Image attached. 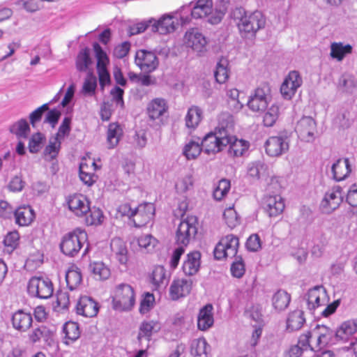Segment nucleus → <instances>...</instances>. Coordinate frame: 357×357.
<instances>
[{
	"instance_id": "obj_1",
	"label": "nucleus",
	"mask_w": 357,
	"mask_h": 357,
	"mask_svg": "<svg viewBox=\"0 0 357 357\" xmlns=\"http://www.w3.org/2000/svg\"><path fill=\"white\" fill-rule=\"evenodd\" d=\"M68 208L77 217H84L87 225H98L103 220L102 211L96 207H90L88 198L82 194H73L66 199Z\"/></svg>"
},
{
	"instance_id": "obj_2",
	"label": "nucleus",
	"mask_w": 357,
	"mask_h": 357,
	"mask_svg": "<svg viewBox=\"0 0 357 357\" xmlns=\"http://www.w3.org/2000/svg\"><path fill=\"white\" fill-rule=\"evenodd\" d=\"M281 185L278 177H271L268 183L267 190L273 195H266L263 198V207L270 217H276L280 215L284 209V202L279 195Z\"/></svg>"
},
{
	"instance_id": "obj_3",
	"label": "nucleus",
	"mask_w": 357,
	"mask_h": 357,
	"mask_svg": "<svg viewBox=\"0 0 357 357\" xmlns=\"http://www.w3.org/2000/svg\"><path fill=\"white\" fill-rule=\"evenodd\" d=\"M112 307L118 311H129L135 304L134 288L126 283L115 286L112 293Z\"/></svg>"
},
{
	"instance_id": "obj_4",
	"label": "nucleus",
	"mask_w": 357,
	"mask_h": 357,
	"mask_svg": "<svg viewBox=\"0 0 357 357\" xmlns=\"http://www.w3.org/2000/svg\"><path fill=\"white\" fill-rule=\"evenodd\" d=\"M266 18L259 11H255L249 15L244 13L238 19L236 25L241 37L252 38L257 32L264 27Z\"/></svg>"
},
{
	"instance_id": "obj_5",
	"label": "nucleus",
	"mask_w": 357,
	"mask_h": 357,
	"mask_svg": "<svg viewBox=\"0 0 357 357\" xmlns=\"http://www.w3.org/2000/svg\"><path fill=\"white\" fill-rule=\"evenodd\" d=\"M87 238L86 232L77 228L63 237L60 244L61 250L64 255L73 257L79 252L84 244L87 241Z\"/></svg>"
},
{
	"instance_id": "obj_6",
	"label": "nucleus",
	"mask_w": 357,
	"mask_h": 357,
	"mask_svg": "<svg viewBox=\"0 0 357 357\" xmlns=\"http://www.w3.org/2000/svg\"><path fill=\"white\" fill-rule=\"evenodd\" d=\"M229 135H226L213 130L206 134L202 142V145L205 153L217 154L222 151L228 146L231 140Z\"/></svg>"
},
{
	"instance_id": "obj_7",
	"label": "nucleus",
	"mask_w": 357,
	"mask_h": 357,
	"mask_svg": "<svg viewBox=\"0 0 357 357\" xmlns=\"http://www.w3.org/2000/svg\"><path fill=\"white\" fill-rule=\"evenodd\" d=\"M197 218L194 215L182 220L176 232V242L178 245L186 247L197 233Z\"/></svg>"
},
{
	"instance_id": "obj_8",
	"label": "nucleus",
	"mask_w": 357,
	"mask_h": 357,
	"mask_svg": "<svg viewBox=\"0 0 357 357\" xmlns=\"http://www.w3.org/2000/svg\"><path fill=\"white\" fill-rule=\"evenodd\" d=\"M28 292L33 297L41 299L50 298L54 292V286L52 280L46 277H32L28 283Z\"/></svg>"
},
{
	"instance_id": "obj_9",
	"label": "nucleus",
	"mask_w": 357,
	"mask_h": 357,
	"mask_svg": "<svg viewBox=\"0 0 357 357\" xmlns=\"http://www.w3.org/2000/svg\"><path fill=\"white\" fill-rule=\"evenodd\" d=\"M271 87L263 83L250 96L247 105L254 112H263L268 106L271 98Z\"/></svg>"
},
{
	"instance_id": "obj_10",
	"label": "nucleus",
	"mask_w": 357,
	"mask_h": 357,
	"mask_svg": "<svg viewBox=\"0 0 357 357\" xmlns=\"http://www.w3.org/2000/svg\"><path fill=\"white\" fill-rule=\"evenodd\" d=\"M328 301V297L325 288L323 286H316L310 289L303 298V305L311 312L319 307L325 306Z\"/></svg>"
},
{
	"instance_id": "obj_11",
	"label": "nucleus",
	"mask_w": 357,
	"mask_h": 357,
	"mask_svg": "<svg viewBox=\"0 0 357 357\" xmlns=\"http://www.w3.org/2000/svg\"><path fill=\"white\" fill-rule=\"evenodd\" d=\"M151 30L161 35H167L176 31L180 22L176 13H171L162 15L158 20H149Z\"/></svg>"
},
{
	"instance_id": "obj_12",
	"label": "nucleus",
	"mask_w": 357,
	"mask_h": 357,
	"mask_svg": "<svg viewBox=\"0 0 357 357\" xmlns=\"http://www.w3.org/2000/svg\"><path fill=\"white\" fill-rule=\"evenodd\" d=\"M344 192L339 185L333 186L326 193L321 202V208L324 213H330L335 210L343 200Z\"/></svg>"
},
{
	"instance_id": "obj_13",
	"label": "nucleus",
	"mask_w": 357,
	"mask_h": 357,
	"mask_svg": "<svg viewBox=\"0 0 357 357\" xmlns=\"http://www.w3.org/2000/svg\"><path fill=\"white\" fill-rule=\"evenodd\" d=\"M135 62L142 70L146 73L154 71L159 64L155 53L145 50H139L136 52Z\"/></svg>"
},
{
	"instance_id": "obj_14",
	"label": "nucleus",
	"mask_w": 357,
	"mask_h": 357,
	"mask_svg": "<svg viewBox=\"0 0 357 357\" xmlns=\"http://www.w3.org/2000/svg\"><path fill=\"white\" fill-rule=\"evenodd\" d=\"M79 165V176L80 180L87 186H91L96 181L97 176L94 172L98 169L93 158H82Z\"/></svg>"
},
{
	"instance_id": "obj_15",
	"label": "nucleus",
	"mask_w": 357,
	"mask_h": 357,
	"mask_svg": "<svg viewBox=\"0 0 357 357\" xmlns=\"http://www.w3.org/2000/svg\"><path fill=\"white\" fill-rule=\"evenodd\" d=\"M155 208L152 203H144L135 208V215L132 222L135 227H140L146 225L155 216Z\"/></svg>"
},
{
	"instance_id": "obj_16",
	"label": "nucleus",
	"mask_w": 357,
	"mask_h": 357,
	"mask_svg": "<svg viewBox=\"0 0 357 357\" xmlns=\"http://www.w3.org/2000/svg\"><path fill=\"white\" fill-rule=\"evenodd\" d=\"M302 82V78L298 72L291 71L280 87V91L283 97L290 99L295 94L297 89L301 86Z\"/></svg>"
},
{
	"instance_id": "obj_17",
	"label": "nucleus",
	"mask_w": 357,
	"mask_h": 357,
	"mask_svg": "<svg viewBox=\"0 0 357 357\" xmlns=\"http://www.w3.org/2000/svg\"><path fill=\"white\" fill-rule=\"evenodd\" d=\"M296 131L302 140L306 142L312 141L316 132V123L311 117H303L297 123Z\"/></svg>"
},
{
	"instance_id": "obj_18",
	"label": "nucleus",
	"mask_w": 357,
	"mask_h": 357,
	"mask_svg": "<svg viewBox=\"0 0 357 357\" xmlns=\"http://www.w3.org/2000/svg\"><path fill=\"white\" fill-rule=\"evenodd\" d=\"M98 310V303L93 298L87 296H81L76 305L77 313L85 317L96 316Z\"/></svg>"
},
{
	"instance_id": "obj_19",
	"label": "nucleus",
	"mask_w": 357,
	"mask_h": 357,
	"mask_svg": "<svg viewBox=\"0 0 357 357\" xmlns=\"http://www.w3.org/2000/svg\"><path fill=\"white\" fill-rule=\"evenodd\" d=\"M192 280L188 279L174 280L169 287L171 298L176 301L188 295L192 289Z\"/></svg>"
},
{
	"instance_id": "obj_20",
	"label": "nucleus",
	"mask_w": 357,
	"mask_h": 357,
	"mask_svg": "<svg viewBox=\"0 0 357 357\" xmlns=\"http://www.w3.org/2000/svg\"><path fill=\"white\" fill-rule=\"evenodd\" d=\"M169 106L165 99L155 98L152 99L146 106V114L151 120L159 119L167 112Z\"/></svg>"
},
{
	"instance_id": "obj_21",
	"label": "nucleus",
	"mask_w": 357,
	"mask_h": 357,
	"mask_svg": "<svg viewBox=\"0 0 357 357\" xmlns=\"http://www.w3.org/2000/svg\"><path fill=\"white\" fill-rule=\"evenodd\" d=\"M184 43L187 47L197 52H201L206 45V38L197 30L190 29L187 31L183 37Z\"/></svg>"
},
{
	"instance_id": "obj_22",
	"label": "nucleus",
	"mask_w": 357,
	"mask_h": 357,
	"mask_svg": "<svg viewBox=\"0 0 357 357\" xmlns=\"http://www.w3.org/2000/svg\"><path fill=\"white\" fill-rule=\"evenodd\" d=\"M289 149V144L281 137H271L265 143L266 153L268 156H279Z\"/></svg>"
},
{
	"instance_id": "obj_23",
	"label": "nucleus",
	"mask_w": 357,
	"mask_h": 357,
	"mask_svg": "<svg viewBox=\"0 0 357 357\" xmlns=\"http://www.w3.org/2000/svg\"><path fill=\"white\" fill-rule=\"evenodd\" d=\"M213 307L211 304H206L202 307L197 315V328L199 331H206L214 324Z\"/></svg>"
},
{
	"instance_id": "obj_24",
	"label": "nucleus",
	"mask_w": 357,
	"mask_h": 357,
	"mask_svg": "<svg viewBox=\"0 0 357 357\" xmlns=\"http://www.w3.org/2000/svg\"><path fill=\"white\" fill-rule=\"evenodd\" d=\"M357 333V319L344 321L337 329L335 335L338 340L347 342L352 340Z\"/></svg>"
},
{
	"instance_id": "obj_25",
	"label": "nucleus",
	"mask_w": 357,
	"mask_h": 357,
	"mask_svg": "<svg viewBox=\"0 0 357 357\" xmlns=\"http://www.w3.org/2000/svg\"><path fill=\"white\" fill-rule=\"evenodd\" d=\"M33 322L32 316L30 313L23 310H17L12 316V324L15 329L25 332L31 326Z\"/></svg>"
},
{
	"instance_id": "obj_26",
	"label": "nucleus",
	"mask_w": 357,
	"mask_h": 357,
	"mask_svg": "<svg viewBox=\"0 0 357 357\" xmlns=\"http://www.w3.org/2000/svg\"><path fill=\"white\" fill-rule=\"evenodd\" d=\"M351 172V166L348 158H340L332 166L333 178L340 181L345 179Z\"/></svg>"
},
{
	"instance_id": "obj_27",
	"label": "nucleus",
	"mask_w": 357,
	"mask_h": 357,
	"mask_svg": "<svg viewBox=\"0 0 357 357\" xmlns=\"http://www.w3.org/2000/svg\"><path fill=\"white\" fill-rule=\"evenodd\" d=\"M201 254L198 251H194L187 255L182 268L187 275H193L197 273L200 267Z\"/></svg>"
},
{
	"instance_id": "obj_28",
	"label": "nucleus",
	"mask_w": 357,
	"mask_h": 357,
	"mask_svg": "<svg viewBox=\"0 0 357 357\" xmlns=\"http://www.w3.org/2000/svg\"><path fill=\"white\" fill-rule=\"evenodd\" d=\"M15 222L20 226H28L35 219V213L29 205L18 207L15 211Z\"/></svg>"
},
{
	"instance_id": "obj_29",
	"label": "nucleus",
	"mask_w": 357,
	"mask_h": 357,
	"mask_svg": "<svg viewBox=\"0 0 357 357\" xmlns=\"http://www.w3.org/2000/svg\"><path fill=\"white\" fill-rule=\"evenodd\" d=\"M248 176L253 180L264 178L266 181L268 177H272L268 167L261 160L250 163L248 166Z\"/></svg>"
},
{
	"instance_id": "obj_30",
	"label": "nucleus",
	"mask_w": 357,
	"mask_h": 357,
	"mask_svg": "<svg viewBox=\"0 0 357 357\" xmlns=\"http://www.w3.org/2000/svg\"><path fill=\"white\" fill-rule=\"evenodd\" d=\"M231 140L229 145V153L233 156H243L245 154L250 147L249 142L244 139H239L236 136L229 135Z\"/></svg>"
},
{
	"instance_id": "obj_31",
	"label": "nucleus",
	"mask_w": 357,
	"mask_h": 357,
	"mask_svg": "<svg viewBox=\"0 0 357 357\" xmlns=\"http://www.w3.org/2000/svg\"><path fill=\"white\" fill-rule=\"evenodd\" d=\"M110 248L119 263L126 264L128 260L126 243L120 238H114L111 241Z\"/></svg>"
},
{
	"instance_id": "obj_32",
	"label": "nucleus",
	"mask_w": 357,
	"mask_h": 357,
	"mask_svg": "<svg viewBox=\"0 0 357 357\" xmlns=\"http://www.w3.org/2000/svg\"><path fill=\"white\" fill-rule=\"evenodd\" d=\"M123 131L121 125L118 123L109 124L107 131V144L109 149H114L118 145L123 137Z\"/></svg>"
},
{
	"instance_id": "obj_33",
	"label": "nucleus",
	"mask_w": 357,
	"mask_h": 357,
	"mask_svg": "<svg viewBox=\"0 0 357 357\" xmlns=\"http://www.w3.org/2000/svg\"><path fill=\"white\" fill-rule=\"evenodd\" d=\"M213 11L212 0H197L191 11V15L195 19L204 18Z\"/></svg>"
},
{
	"instance_id": "obj_34",
	"label": "nucleus",
	"mask_w": 357,
	"mask_h": 357,
	"mask_svg": "<svg viewBox=\"0 0 357 357\" xmlns=\"http://www.w3.org/2000/svg\"><path fill=\"white\" fill-rule=\"evenodd\" d=\"M210 348L205 338L195 339L190 344V354L194 357H210Z\"/></svg>"
},
{
	"instance_id": "obj_35",
	"label": "nucleus",
	"mask_w": 357,
	"mask_h": 357,
	"mask_svg": "<svg viewBox=\"0 0 357 357\" xmlns=\"http://www.w3.org/2000/svg\"><path fill=\"white\" fill-rule=\"evenodd\" d=\"M352 50L353 47L349 44L334 42L331 45L330 56L338 61H342L347 55L352 53Z\"/></svg>"
},
{
	"instance_id": "obj_36",
	"label": "nucleus",
	"mask_w": 357,
	"mask_h": 357,
	"mask_svg": "<svg viewBox=\"0 0 357 357\" xmlns=\"http://www.w3.org/2000/svg\"><path fill=\"white\" fill-rule=\"evenodd\" d=\"M229 61L226 58H220L214 72L216 82L219 84L226 83L229 79Z\"/></svg>"
},
{
	"instance_id": "obj_37",
	"label": "nucleus",
	"mask_w": 357,
	"mask_h": 357,
	"mask_svg": "<svg viewBox=\"0 0 357 357\" xmlns=\"http://www.w3.org/2000/svg\"><path fill=\"white\" fill-rule=\"evenodd\" d=\"M291 301V296L284 290H278L272 297V305L278 312H281L287 308Z\"/></svg>"
},
{
	"instance_id": "obj_38",
	"label": "nucleus",
	"mask_w": 357,
	"mask_h": 357,
	"mask_svg": "<svg viewBox=\"0 0 357 357\" xmlns=\"http://www.w3.org/2000/svg\"><path fill=\"white\" fill-rule=\"evenodd\" d=\"M305 322L303 312L301 310H296L289 313L287 320V327L289 331H297L303 327Z\"/></svg>"
},
{
	"instance_id": "obj_39",
	"label": "nucleus",
	"mask_w": 357,
	"mask_h": 357,
	"mask_svg": "<svg viewBox=\"0 0 357 357\" xmlns=\"http://www.w3.org/2000/svg\"><path fill=\"white\" fill-rule=\"evenodd\" d=\"M150 281L155 289L165 285L168 279L165 268L162 266H155L150 275Z\"/></svg>"
},
{
	"instance_id": "obj_40",
	"label": "nucleus",
	"mask_w": 357,
	"mask_h": 357,
	"mask_svg": "<svg viewBox=\"0 0 357 357\" xmlns=\"http://www.w3.org/2000/svg\"><path fill=\"white\" fill-rule=\"evenodd\" d=\"M234 125L233 116L228 112H222L218 116V125L214 130L229 135L228 130L232 129Z\"/></svg>"
},
{
	"instance_id": "obj_41",
	"label": "nucleus",
	"mask_w": 357,
	"mask_h": 357,
	"mask_svg": "<svg viewBox=\"0 0 357 357\" xmlns=\"http://www.w3.org/2000/svg\"><path fill=\"white\" fill-rule=\"evenodd\" d=\"M92 64V59L90 56V50L85 47L81 50L75 59V67L79 72H86Z\"/></svg>"
},
{
	"instance_id": "obj_42",
	"label": "nucleus",
	"mask_w": 357,
	"mask_h": 357,
	"mask_svg": "<svg viewBox=\"0 0 357 357\" xmlns=\"http://www.w3.org/2000/svg\"><path fill=\"white\" fill-rule=\"evenodd\" d=\"M202 112L197 106H192L188 109L185 118V126L190 129H195L200 123Z\"/></svg>"
},
{
	"instance_id": "obj_43",
	"label": "nucleus",
	"mask_w": 357,
	"mask_h": 357,
	"mask_svg": "<svg viewBox=\"0 0 357 357\" xmlns=\"http://www.w3.org/2000/svg\"><path fill=\"white\" fill-rule=\"evenodd\" d=\"M52 335V332L45 326L40 325L35 328L29 335V340L33 343L40 340L47 342Z\"/></svg>"
},
{
	"instance_id": "obj_44",
	"label": "nucleus",
	"mask_w": 357,
	"mask_h": 357,
	"mask_svg": "<svg viewBox=\"0 0 357 357\" xmlns=\"http://www.w3.org/2000/svg\"><path fill=\"white\" fill-rule=\"evenodd\" d=\"M220 241L223 244L229 257H236L239 241L236 236L233 234L227 235L221 238Z\"/></svg>"
},
{
	"instance_id": "obj_45",
	"label": "nucleus",
	"mask_w": 357,
	"mask_h": 357,
	"mask_svg": "<svg viewBox=\"0 0 357 357\" xmlns=\"http://www.w3.org/2000/svg\"><path fill=\"white\" fill-rule=\"evenodd\" d=\"M66 281L68 288L73 291L82 282V275L79 269L75 266L70 268L66 274Z\"/></svg>"
},
{
	"instance_id": "obj_46",
	"label": "nucleus",
	"mask_w": 357,
	"mask_h": 357,
	"mask_svg": "<svg viewBox=\"0 0 357 357\" xmlns=\"http://www.w3.org/2000/svg\"><path fill=\"white\" fill-rule=\"evenodd\" d=\"M160 329L158 324L153 321H143L139 327L138 339L140 340L144 337L149 340L153 332H157Z\"/></svg>"
},
{
	"instance_id": "obj_47",
	"label": "nucleus",
	"mask_w": 357,
	"mask_h": 357,
	"mask_svg": "<svg viewBox=\"0 0 357 357\" xmlns=\"http://www.w3.org/2000/svg\"><path fill=\"white\" fill-rule=\"evenodd\" d=\"M90 268L97 280H107L111 274L109 268L102 262H93L90 264Z\"/></svg>"
},
{
	"instance_id": "obj_48",
	"label": "nucleus",
	"mask_w": 357,
	"mask_h": 357,
	"mask_svg": "<svg viewBox=\"0 0 357 357\" xmlns=\"http://www.w3.org/2000/svg\"><path fill=\"white\" fill-rule=\"evenodd\" d=\"M280 107L277 104H273L268 109L263 117V124L266 127H272L277 122L280 116Z\"/></svg>"
},
{
	"instance_id": "obj_49",
	"label": "nucleus",
	"mask_w": 357,
	"mask_h": 357,
	"mask_svg": "<svg viewBox=\"0 0 357 357\" xmlns=\"http://www.w3.org/2000/svg\"><path fill=\"white\" fill-rule=\"evenodd\" d=\"M10 132L18 138H26L30 132V127L26 119H22L12 125Z\"/></svg>"
},
{
	"instance_id": "obj_50",
	"label": "nucleus",
	"mask_w": 357,
	"mask_h": 357,
	"mask_svg": "<svg viewBox=\"0 0 357 357\" xmlns=\"http://www.w3.org/2000/svg\"><path fill=\"white\" fill-rule=\"evenodd\" d=\"M63 333H65L66 344L70 342H74L79 337L80 333L79 326L75 322H67L63 326Z\"/></svg>"
},
{
	"instance_id": "obj_51",
	"label": "nucleus",
	"mask_w": 357,
	"mask_h": 357,
	"mask_svg": "<svg viewBox=\"0 0 357 357\" xmlns=\"http://www.w3.org/2000/svg\"><path fill=\"white\" fill-rule=\"evenodd\" d=\"M46 137L44 134L41 132H36L31 135L29 139L28 148L31 153H38L43 147Z\"/></svg>"
},
{
	"instance_id": "obj_52",
	"label": "nucleus",
	"mask_w": 357,
	"mask_h": 357,
	"mask_svg": "<svg viewBox=\"0 0 357 357\" xmlns=\"http://www.w3.org/2000/svg\"><path fill=\"white\" fill-rule=\"evenodd\" d=\"M93 49L97 60L96 68H107L109 63V59L107 53L102 50L98 43L93 44Z\"/></svg>"
},
{
	"instance_id": "obj_53",
	"label": "nucleus",
	"mask_w": 357,
	"mask_h": 357,
	"mask_svg": "<svg viewBox=\"0 0 357 357\" xmlns=\"http://www.w3.org/2000/svg\"><path fill=\"white\" fill-rule=\"evenodd\" d=\"M230 181L227 179H222L213 191V197L217 201H221L230 190Z\"/></svg>"
},
{
	"instance_id": "obj_54",
	"label": "nucleus",
	"mask_w": 357,
	"mask_h": 357,
	"mask_svg": "<svg viewBox=\"0 0 357 357\" xmlns=\"http://www.w3.org/2000/svg\"><path fill=\"white\" fill-rule=\"evenodd\" d=\"M223 218L227 226L233 229L240 224V218L233 207L226 208L223 213Z\"/></svg>"
},
{
	"instance_id": "obj_55",
	"label": "nucleus",
	"mask_w": 357,
	"mask_h": 357,
	"mask_svg": "<svg viewBox=\"0 0 357 357\" xmlns=\"http://www.w3.org/2000/svg\"><path fill=\"white\" fill-rule=\"evenodd\" d=\"M61 140L58 137L53 136L50 138L49 143L44 150V154L50 156H56L61 149Z\"/></svg>"
},
{
	"instance_id": "obj_56",
	"label": "nucleus",
	"mask_w": 357,
	"mask_h": 357,
	"mask_svg": "<svg viewBox=\"0 0 357 357\" xmlns=\"http://www.w3.org/2000/svg\"><path fill=\"white\" fill-rule=\"evenodd\" d=\"M138 245L141 248H144L149 252L153 250L158 241L150 234H145L139 236L137 239Z\"/></svg>"
},
{
	"instance_id": "obj_57",
	"label": "nucleus",
	"mask_w": 357,
	"mask_h": 357,
	"mask_svg": "<svg viewBox=\"0 0 357 357\" xmlns=\"http://www.w3.org/2000/svg\"><path fill=\"white\" fill-rule=\"evenodd\" d=\"M204 150L202 145L193 140L187 143L183 149L184 156H199Z\"/></svg>"
},
{
	"instance_id": "obj_58",
	"label": "nucleus",
	"mask_w": 357,
	"mask_h": 357,
	"mask_svg": "<svg viewBox=\"0 0 357 357\" xmlns=\"http://www.w3.org/2000/svg\"><path fill=\"white\" fill-rule=\"evenodd\" d=\"M231 275L236 278H241L245 273V264L241 256L235 257V260L231 265Z\"/></svg>"
},
{
	"instance_id": "obj_59",
	"label": "nucleus",
	"mask_w": 357,
	"mask_h": 357,
	"mask_svg": "<svg viewBox=\"0 0 357 357\" xmlns=\"http://www.w3.org/2000/svg\"><path fill=\"white\" fill-rule=\"evenodd\" d=\"M97 86L96 77L92 73H89L84 80L82 92L84 94L92 96L95 93Z\"/></svg>"
},
{
	"instance_id": "obj_60",
	"label": "nucleus",
	"mask_w": 357,
	"mask_h": 357,
	"mask_svg": "<svg viewBox=\"0 0 357 357\" xmlns=\"http://www.w3.org/2000/svg\"><path fill=\"white\" fill-rule=\"evenodd\" d=\"M248 316L252 321L251 325H264L263 316L261 312V308L258 305L252 306L247 311Z\"/></svg>"
},
{
	"instance_id": "obj_61",
	"label": "nucleus",
	"mask_w": 357,
	"mask_h": 357,
	"mask_svg": "<svg viewBox=\"0 0 357 357\" xmlns=\"http://www.w3.org/2000/svg\"><path fill=\"white\" fill-rule=\"evenodd\" d=\"M193 185L192 176L190 174L179 178L176 183L175 187L178 192H185L189 190Z\"/></svg>"
},
{
	"instance_id": "obj_62",
	"label": "nucleus",
	"mask_w": 357,
	"mask_h": 357,
	"mask_svg": "<svg viewBox=\"0 0 357 357\" xmlns=\"http://www.w3.org/2000/svg\"><path fill=\"white\" fill-rule=\"evenodd\" d=\"M155 298L151 293H146L141 301L139 312L142 314H146L153 308L154 305Z\"/></svg>"
},
{
	"instance_id": "obj_63",
	"label": "nucleus",
	"mask_w": 357,
	"mask_h": 357,
	"mask_svg": "<svg viewBox=\"0 0 357 357\" xmlns=\"http://www.w3.org/2000/svg\"><path fill=\"white\" fill-rule=\"evenodd\" d=\"M130 43L128 41H125L116 45L113 51V55L114 57L117 59H123L126 56L130 50Z\"/></svg>"
},
{
	"instance_id": "obj_64",
	"label": "nucleus",
	"mask_w": 357,
	"mask_h": 357,
	"mask_svg": "<svg viewBox=\"0 0 357 357\" xmlns=\"http://www.w3.org/2000/svg\"><path fill=\"white\" fill-rule=\"evenodd\" d=\"M47 110H49V106L47 103H45L30 114L29 120L33 127H35L36 123L41 120L43 113Z\"/></svg>"
}]
</instances>
